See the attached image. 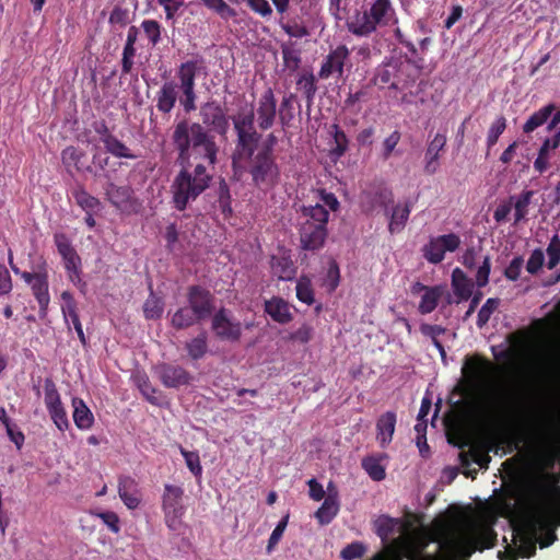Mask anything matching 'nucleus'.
<instances>
[{
    "instance_id": "41",
    "label": "nucleus",
    "mask_w": 560,
    "mask_h": 560,
    "mask_svg": "<svg viewBox=\"0 0 560 560\" xmlns=\"http://www.w3.org/2000/svg\"><path fill=\"white\" fill-rule=\"evenodd\" d=\"M330 135L332 136L335 147L331 149L332 155L341 158L348 150L349 140L347 135L340 127L334 124L330 128Z\"/></svg>"
},
{
    "instance_id": "10",
    "label": "nucleus",
    "mask_w": 560,
    "mask_h": 560,
    "mask_svg": "<svg viewBox=\"0 0 560 560\" xmlns=\"http://www.w3.org/2000/svg\"><path fill=\"white\" fill-rule=\"evenodd\" d=\"M183 494L184 490L180 487L165 485L162 508L165 523L172 530H176L180 525V518L184 514Z\"/></svg>"
},
{
    "instance_id": "30",
    "label": "nucleus",
    "mask_w": 560,
    "mask_h": 560,
    "mask_svg": "<svg viewBox=\"0 0 560 560\" xmlns=\"http://www.w3.org/2000/svg\"><path fill=\"white\" fill-rule=\"evenodd\" d=\"M73 421L78 429L89 430L94 423V416L83 399L74 397L72 399Z\"/></svg>"
},
{
    "instance_id": "62",
    "label": "nucleus",
    "mask_w": 560,
    "mask_h": 560,
    "mask_svg": "<svg viewBox=\"0 0 560 560\" xmlns=\"http://www.w3.org/2000/svg\"><path fill=\"white\" fill-rule=\"evenodd\" d=\"M545 261V255L544 252L540 248H536L530 254L527 264H526V270L530 275H536L542 267Z\"/></svg>"
},
{
    "instance_id": "28",
    "label": "nucleus",
    "mask_w": 560,
    "mask_h": 560,
    "mask_svg": "<svg viewBox=\"0 0 560 560\" xmlns=\"http://www.w3.org/2000/svg\"><path fill=\"white\" fill-rule=\"evenodd\" d=\"M265 312L277 323L287 324L292 320L290 305L281 298H272L265 303Z\"/></svg>"
},
{
    "instance_id": "47",
    "label": "nucleus",
    "mask_w": 560,
    "mask_h": 560,
    "mask_svg": "<svg viewBox=\"0 0 560 560\" xmlns=\"http://www.w3.org/2000/svg\"><path fill=\"white\" fill-rule=\"evenodd\" d=\"M362 467L366 471V474L375 481H381L386 476L385 468L375 457L364 458L362 460Z\"/></svg>"
},
{
    "instance_id": "7",
    "label": "nucleus",
    "mask_w": 560,
    "mask_h": 560,
    "mask_svg": "<svg viewBox=\"0 0 560 560\" xmlns=\"http://www.w3.org/2000/svg\"><path fill=\"white\" fill-rule=\"evenodd\" d=\"M329 212L325 206H303L300 215V241L303 249L316 250L324 245L327 236Z\"/></svg>"
},
{
    "instance_id": "48",
    "label": "nucleus",
    "mask_w": 560,
    "mask_h": 560,
    "mask_svg": "<svg viewBox=\"0 0 560 560\" xmlns=\"http://www.w3.org/2000/svg\"><path fill=\"white\" fill-rule=\"evenodd\" d=\"M202 3L210 10L214 11L222 19L229 20L236 15V11L231 8L223 0H201Z\"/></svg>"
},
{
    "instance_id": "33",
    "label": "nucleus",
    "mask_w": 560,
    "mask_h": 560,
    "mask_svg": "<svg viewBox=\"0 0 560 560\" xmlns=\"http://www.w3.org/2000/svg\"><path fill=\"white\" fill-rule=\"evenodd\" d=\"M533 196L534 191L525 190L518 196L510 197L509 201L512 202V208H514V224H517L527 215Z\"/></svg>"
},
{
    "instance_id": "16",
    "label": "nucleus",
    "mask_w": 560,
    "mask_h": 560,
    "mask_svg": "<svg viewBox=\"0 0 560 560\" xmlns=\"http://www.w3.org/2000/svg\"><path fill=\"white\" fill-rule=\"evenodd\" d=\"M350 50L345 45L337 46L324 59L318 75L320 79H328L334 73L339 77L343 74V67L349 59Z\"/></svg>"
},
{
    "instance_id": "20",
    "label": "nucleus",
    "mask_w": 560,
    "mask_h": 560,
    "mask_svg": "<svg viewBox=\"0 0 560 560\" xmlns=\"http://www.w3.org/2000/svg\"><path fill=\"white\" fill-rule=\"evenodd\" d=\"M118 494L129 510H135L141 502L138 482L130 476H120L118 479Z\"/></svg>"
},
{
    "instance_id": "44",
    "label": "nucleus",
    "mask_w": 560,
    "mask_h": 560,
    "mask_svg": "<svg viewBox=\"0 0 560 560\" xmlns=\"http://www.w3.org/2000/svg\"><path fill=\"white\" fill-rule=\"evenodd\" d=\"M294 102H295V95L293 93H290L289 95H285L282 98L280 108H279V119H280L282 126H289V124L293 119Z\"/></svg>"
},
{
    "instance_id": "61",
    "label": "nucleus",
    "mask_w": 560,
    "mask_h": 560,
    "mask_svg": "<svg viewBox=\"0 0 560 560\" xmlns=\"http://www.w3.org/2000/svg\"><path fill=\"white\" fill-rule=\"evenodd\" d=\"M248 8L264 19L272 15V8L267 0H243Z\"/></svg>"
},
{
    "instance_id": "59",
    "label": "nucleus",
    "mask_w": 560,
    "mask_h": 560,
    "mask_svg": "<svg viewBox=\"0 0 560 560\" xmlns=\"http://www.w3.org/2000/svg\"><path fill=\"white\" fill-rule=\"evenodd\" d=\"M365 546L360 541H354L347 545L340 552L343 560L360 559L365 552Z\"/></svg>"
},
{
    "instance_id": "54",
    "label": "nucleus",
    "mask_w": 560,
    "mask_h": 560,
    "mask_svg": "<svg viewBox=\"0 0 560 560\" xmlns=\"http://www.w3.org/2000/svg\"><path fill=\"white\" fill-rule=\"evenodd\" d=\"M548 255V269H553L560 261V238L557 234H555L547 247Z\"/></svg>"
},
{
    "instance_id": "35",
    "label": "nucleus",
    "mask_w": 560,
    "mask_h": 560,
    "mask_svg": "<svg viewBox=\"0 0 560 560\" xmlns=\"http://www.w3.org/2000/svg\"><path fill=\"white\" fill-rule=\"evenodd\" d=\"M201 322L198 315L187 305L178 308L172 316V326L176 329H185Z\"/></svg>"
},
{
    "instance_id": "38",
    "label": "nucleus",
    "mask_w": 560,
    "mask_h": 560,
    "mask_svg": "<svg viewBox=\"0 0 560 560\" xmlns=\"http://www.w3.org/2000/svg\"><path fill=\"white\" fill-rule=\"evenodd\" d=\"M281 54L284 68L290 72L296 71L301 65V50L293 43H284L281 45Z\"/></svg>"
},
{
    "instance_id": "13",
    "label": "nucleus",
    "mask_w": 560,
    "mask_h": 560,
    "mask_svg": "<svg viewBox=\"0 0 560 560\" xmlns=\"http://www.w3.org/2000/svg\"><path fill=\"white\" fill-rule=\"evenodd\" d=\"M187 300L188 306L201 320L208 318L214 310L213 295L199 285H192L188 289Z\"/></svg>"
},
{
    "instance_id": "17",
    "label": "nucleus",
    "mask_w": 560,
    "mask_h": 560,
    "mask_svg": "<svg viewBox=\"0 0 560 560\" xmlns=\"http://www.w3.org/2000/svg\"><path fill=\"white\" fill-rule=\"evenodd\" d=\"M256 115L260 129L272 127L277 115V101L271 89L266 90L259 97Z\"/></svg>"
},
{
    "instance_id": "6",
    "label": "nucleus",
    "mask_w": 560,
    "mask_h": 560,
    "mask_svg": "<svg viewBox=\"0 0 560 560\" xmlns=\"http://www.w3.org/2000/svg\"><path fill=\"white\" fill-rule=\"evenodd\" d=\"M211 179L212 176L202 164H197L192 171L182 170L171 184L174 208L184 211L209 187Z\"/></svg>"
},
{
    "instance_id": "8",
    "label": "nucleus",
    "mask_w": 560,
    "mask_h": 560,
    "mask_svg": "<svg viewBox=\"0 0 560 560\" xmlns=\"http://www.w3.org/2000/svg\"><path fill=\"white\" fill-rule=\"evenodd\" d=\"M9 265L15 275H19L30 287L39 307V317L45 318L50 303L48 273L43 267L36 272L21 271L14 264L12 255H9Z\"/></svg>"
},
{
    "instance_id": "24",
    "label": "nucleus",
    "mask_w": 560,
    "mask_h": 560,
    "mask_svg": "<svg viewBox=\"0 0 560 560\" xmlns=\"http://www.w3.org/2000/svg\"><path fill=\"white\" fill-rule=\"evenodd\" d=\"M467 377L477 390L487 392L491 388L492 368L488 362L475 363Z\"/></svg>"
},
{
    "instance_id": "58",
    "label": "nucleus",
    "mask_w": 560,
    "mask_h": 560,
    "mask_svg": "<svg viewBox=\"0 0 560 560\" xmlns=\"http://www.w3.org/2000/svg\"><path fill=\"white\" fill-rule=\"evenodd\" d=\"M138 387L145 399L152 405H159V398L155 396L156 389L150 384L147 376H139L137 381Z\"/></svg>"
},
{
    "instance_id": "43",
    "label": "nucleus",
    "mask_w": 560,
    "mask_h": 560,
    "mask_svg": "<svg viewBox=\"0 0 560 560\" xmlns=\"http://www.w3.org/2000/svg\"><path fill=\"white\" fill-rule=\"evenodd\" d=\"M73 198L75 202L85 211H94L100 207V200L90 195L83 188H78L73 191Z\"/></svg>"
},
{
    "instance_id": "11",
    "label": "nucleus",
    "mask_w": 560,
    "mask_h": 560,
    "mask_svg": "<svg viewBox=\"0 0 560 560\" xmlns=\"http://www.w3.org/2000/svg\"><path fill=\"white\" fill-rule=\"evenodd\" d=\"M460 245V238L455 233L431 237L422 248L423 257L431 264H439L446 252H455Z\"/></svg>"
},
{
    "instance_id": "29",
    "label": "nucleus",
    "mask_w": 560,
    "mask_h": 560,
    "mask_svg": "<svg viewBox=\"0 0 560 560\" xmlns=\"http://www.w3.org/2000/svg\"><path fill=\"white\" fill-rule=\"evenodd\" d=\"M417 287H420V289L424 291L419 303V312L421 314H429L433 312L443 294V289L438 285L427 287L420 282H417Z\"/></svg>"
},
{
    "instance_id": "57",
    "label": "nucleus",
    "mask_w": 560,
    "mask_h": 560,
    "mask_svg": "<svg viewBox=\"0 0 560 560\" xmlns=\"http://www.w3.org/2000/svg\"><path fill=\"white\" fill-rule=\"evenodd\" d=\"M180 453L184 456L185 463L190 472L196 477H200L202 474V467L200 464L199 454L197 452H189L184 448H180Z\"/></svg>"
},
{
    "instance_id": "45",
    "label": "nucleus",
    "mask_w": 560,
    "mask_h": 560,
    "mask_svg": "<svg viewBox=\"0 0 560 560\" xmlns=\"http://www.w3.org/2000/svg\"><path fill=\"white\" fill-rule=\"evenodd\" d=\"M44 401L47 410L62 405L60 395L56 384L50 378H46L44 383Z\"/></svg>"
},
{
    "instance_id": "26",
    "label": "nucleus",
    "mask_w": 560,
    "mask_h": 560,
    "mask_svg": "<svg viewBox=\"0 0 560 560\" xmlns=\"http://www.w3.org/2000/svg\"><path fill=\"white\" fill-rule=\"evenodd\" d=\"M451 284L457 303L468 300L472 294L474 283L460 268L452 271Z\"/></svg>"
},
{
    "instance_id": "64",
    "label": "nucleus",
    "mask_w": 560,
    "mask_h": 560,
    "mask_svg": "<svg viewBox=\"0 0 560 560\" xmlns=\"http://www.w3.org/2000/svg\"><path fill=\"white\" fill-rule=\"evenodd\" d=\"M491 270V259L489 256H486L482 260V264L478 267L476 273V284L479 288H483L489 282V275Z\"/></svg>"
},
{
    "instance_id": "42",
    "label": "nucleus",
    "mask_w": 560,
    "mask_h": 560,
    "mask_svg": "<svg viewBox=\"0 0 560 560\" xmlns=\"http://www.w3.org/2000/svg\"><path fill=\"white\" fill-rule=\"evenodd\" d=\"M186 349L192 360L201 359L208 350L206 334L202 332L187 342Z\"/></svg>"
},
{
    "instance_id": "60",
    "label": "nucleus",
    "mask_w": 560,
    "mask_h": 560,
    "mask_svg": "<svg viewBox=\"0 0 560 560\" xmlns=\"http://www.w3.org/2000/svg\"><path fill=\"white\" fill-rule=\"evenodd\" d=\"M280 26L290 37L302 38L310 34L307 27L295 20L281 23Z\"/></svg>"
},
{
    "instance_id": "37",
    "label": "nucleus",
    "mask_w": 560,
    "mask_h": 560,
    "mask_svg": "<svg viewBox=\"0 0 560 560\" xmlns=\"http://www.w3.org/2000/svg\"><path fill=\"white\" fill-rule=\"evenodd\" d=\"M368 10L373 14L374 20L378 25L388 24L394 15V9L389 0H375L372 7Z\"/></svg>"
},
{
    "instance_id": "53",
    "label": "nucleus",
    "mask_w": 560,
    "mask_h": 560,
    "mask_svg": "<svg viewBox=\"0 0 560 560\" xmlns=\"http://www.w3.org/2000/svg\"><path fill=\"white\" fill-rule=\"evenodd\" d=\"M376 533L383 539H387L389 535L394 533L395 527L398 525V522L388 516H382L377 518L375 522Z\"/></svg>"
},
{
    "instance_id": "50",
    "label": "nucleus",
    "mask_w": 560,
    "mask_h": 560,
    "mask_svg": "<svg viewBox=\"0 0 560 560\" xmlns=\"http://www.w3.org/2000/svg\"><path fill=\"white\" fill-rule=\"evenodd\" d=\"M506 128V119L503 116H499L491 125L487 135V147L488 149L492 148L497 142L499 137L504 132Z\"/></svg>"
},
{
    "instance_id": "14",
    "label": "nucleus",
    "mask_w": 560,
    "mask_h": 560,
    "mask_svg": "<svg viewBox=\"0 0 560 560\" xmlns=\"http://www.w3.org/2000/svg\"><path fill=\"white\" fill-rule=\"evenodd\" d=\"M154 370L161 383L167 388L188 385L192 380L190 373L179 365L162 363Z\"/></svg>"
},
{
    "instance_id": "52",
    "label": "nucleus",
    "mask_w": 560,
    "mask_h": 560,
    "mask_svg": "<svg viewBox=\"0 0 560 560\" xmlns=\"http://www.w3.org/2000/svg\"><path fill=\"white\" fill-rule=\"evenodd\" d=\"M218 203L223 214L230 215L232 213L230 188L224 180L220 182L218 188Z\"/></svg>"
},
{
    "instance_id": "9",
    "label": "nucleus",
    "mask_w": 560,
    "mask_h": 560,
    "mask_svg": "<svg viewBox=\"0 0 560 560\" xmlns=\"http://www.w3.org/2000/svg\"><path fill=\"white\" fill-rule=\"evenodd\" d=\"M201 69L202 61L195 59L183 62L176 72V77L179 81L177 86L182 93L179 104L183 106L185 113H191L197 108L195 86L196 77Z\"/></svg>"
},
{
    "instance_id": "40",
    "label": "nucleus",
    "mask_w": 560,
    "mask_h": 560,
    "mask_svg": "<svg viewBox=\"0 0 560 560\" xmlns=\"http://www.w3.org/2000/svg\"><path fill=\"white\" fill-rule=\"evenodd\" d=\"M296 85L303 92L307 101V108L310 109L317 91L315 77L313 73H304L298 79Z\"/></svg>"
},
{
    "instance_id": "46",
    "label": "nucleus",
    "mask_w": 560,
    "mask_h": 560,
    "mask_svg": "<svg viewBox=\"0 0 560 560\" xmlns=\"http://www.w3.org/2000/svg\"><path fill=\"white\" fill-rule=\"evenodd\" d=\"M500 300L497 298L488 299L478 312L477 326L482 328L490 319L491 315L498 310Z\"/></svg>"
},
{
    "instance_id": "18",
    "label": "nucleus",
    "mask_w": 560,
    "mask_h": 560,
    "mask_svg": "<svg viewBox=\"0 0 560 560\" xmlns=\"http://www.w3.org/2000/svg\"><path fill=\"white\" fill-rule=\"evenodd\" d=\"M377 26V22L368 9L355 11L347 22L348 31L358 37L370 36L376 31Z\"/></svg>"
},
{
    "instance_id": "31",
    "label": "nucleus",
    "mask_w": 560,
    "mask_h": 560,
    "mask_svg": "<svg viewBox=\"0 0 560 560\" xmlns=\"http://www.w3.org/2000/svg\"><path fill=\"white\" fill-rule=\"evenodd\" d=\"M410 212L411 205L409 201L405 205L395 206L390 212L386 211V214L389 215L388 230L392 234L399 233L405 228Z\"/></svg>"
},
{
    "instance_id": "4",
    "label": "nucleus",
    "mask_w": 560,
    "mask_h": 560,
    "mask_svg": "<svg viewBox=\"0 0 560 560\" xmlns=\"http://www.w3.org/2000/svg\"><path fill=\"white\" fill-rule=\"evenodd\" d=\"M172 143L182 164L189 163L192 156L202 158L212 165L217 162L214 137L199 122L187 119L178 121L173 129Z\"/></svg>"
},
{
    "instance_id": "5",
    "label": "nucleus",
    "mask_w": 560,
    "mask_h": 560,
    "mask_svg": "<svg viewBox=\"0 0 560 560\" xmlns=\"http://www.w3.org/2000/svg\"><path fill=\"white\" fill-rule=\"evenodd\" d=\"M422 68V59L407 58L402 60L398 57L385 58L378 65L372 78V83L378 89L388 88L398 92H404L411 88L417 81Z\"/></svg>"
},
{
    "instance_id": "34",
    "label": "nucleus",
    "mask_w": 560,
    "mask_h": 560,
    "mask_svg": "<svg viewBox=\"0 0 560 560\" xmlns=\"http://www.w3.org/2000/svg\"><path fill=\"white\" fill-rule=\"evenodd\" d=\"M104 147L106 152L118 159L135 160L138 158L132 151L116 136H106L104 139Z\"/></svg>"
},
{
    "instance_id": "22",
    "label": "nucleus",
    "mask_w": 560,
    "mask_h": 560,
    "mask_svg": "<svg viewBox=\"0 0 560 560\" xmlns=\"http://www.w3.org/2000/svg\"><path fill=\"white\" fill-rule=\"evenodd\" d=\"M446 141V136L444 133L438 132L428 144L424 154V172L427 174H435L439 170L440 152L444 150Z\"/></svg>"
},
{
    "instance_id": "49",
    "label": "nucleus",
    "mask_w": 560,
    "mask_h": 560,
    "mask_svg": "<svg viewBox=\"0 0 560 560\" xmlns=\"http://www.w3.org/2000/svg\"><path fill=\"white\" fill-rule=\"evenodd\" d=\"M141 27L150 44L156 46L161 40L162 26L160 23L155 20H144L141 23Z\"/></svg>"
},
{
    "instance_id": "21",
    "label": "nucleus",
    "mask_w": 560,
    "mask_h": 560,
    "mask_svg": "<svg viewBox=\"0 0 560 560\" xmlns=\"http://www.w3.org/2000/svg\"><path fill=\"white\" fill-rule=\"evenodd\" d=\"M178 97V86L174 81H166L156 92L154 101L156 109L162 114H170Z\"/></svg>"
},
{
    "instance_id": "56",
    "label": "nucleus",
    "mask_w": 560,
    "mask_h": 560,
    "mask_svg": "<svg viewBox=\"0 0 560 560\" xmlns=\"http://www.w3.org/2000/svg\"><path fill=\"white\" fill-rule=\"evenodd\" d=\"M48 413L55 423V425L61 431H66L69 428V420L67 416V411L63 407V405H60L58 407H54L48 410Z\"/></svg>"
},
{
    "instance_id": "32",
    "label": "nucleus",
    "mask_w": 560,
    "mask_h": 560,
    "mask_svg": "<svg viewBox=\"0 0 560 560\" xmlns=\"http://www.w3.org/2000/svg\"><path fill=\"white\" fill-rule=\"evenodd\" d=\"M270 265L272 275L279 280L289 281L295 276V267L289 257L272 256Z\"/></svg>"
},
{
    "instance_id": "3",
    "label": "nucleus",
    "mask_w": 560,
    "mask_h": 560,
    "mask_svg": "<svg viewBox=\"0 0 560 560\" xmlns=\"http://www.w3.org/2000/svg\"><path fill=\"white\" fill-rule=\"evenodd\" d=\"M494 533L476 521L448 525L439 533L438 544L446 560H468L476 550L493 546Z\"/></svg>"
},
{
    "instance_id": "15",
    "label": "nucleus",
    "mask_w": 560,
    "mask_h": 560,
    "mask_svg": "<svg viewBox=\"0 0 560 560\" xmlns=\"http://www.w3.org/2000/svg\"><path fill=\"white\" fill-rule=\"evenodd\" d=\"M200 117L203 125L224 136L229 129L228 117L222 107L215 102H207L200 107Z\"/></svg>"
},
{
    "instance_id": "63",
    "label": "nucleus",
    "mask_w": 560,
    "mask_h": 560,
    "mask_svg": "<svg viewBox=\"0 0 560 560\" xmlns=\"http://www.w3.org/2000/svg\"><path fill=\"white\" fill-rule=\"evenodd\" d=\"M349 0H329L328 11L336 21H341L348 14Z\"/></svg>"
},
{
    "instance_id": "19",
    "label": "nucleus",
    "mask_w": 560,
    "mask_h": 560,
    "mask_svg": "<svg viewBox=\"0 0 560 560\" xmlns=\"http://www.w3.org/2000/svg\"><path fill=\"white\" fill-rule=\"evenodd\" d=\"M328 494L320 508L315 512V517L320 525H328L337 516L340 503L338 492L332 482L328 483Z\"/></svg>"
},
{
    "instance_id": "25",
    "label": "nucleus",
    "mask_w": 560,
    "mask_h": 560,
    "mask_svg": "<svg viewBox=\"0 0 560 560\" xmlns=\"http://www.w3.org/2000/svg\"><path fill=\"white\" fill-rule=\"evenodd\" d=\"M425 546V538L417 534H410L407 537L400 536L397 539V547L399 548L400 555L410 560H416Z\"/></svg>"
},
{
    "instance_id": "39",
    "label": "nucleus",
    "mask_w": 560,
    "mask_h": 560,
    "mask_svg": "<svg viewBox=\"0 0 560 560\" xmlns=\"http://www.w3.org/2000/svg\"><path fill=\"white\" fill-rule=\"evenodd\" d=\"M164 311V302L161 298L156 296L152 289L150 295L143 304V314L147 319H159Z\"/></svg>"
},
{
    "instance_id": "1",
    "label": "nucleus",
    "mask_w": 560,
    "mask_h": 560,
    "mask_svg": "<svg viewBox=\"0 0 560 560\" xmlns=\"http://www.w3.org/2000/svg\"><path fill=\"white\" fill-rule=\"evenodd\" d=\"M559 478L541 472L534 476L526 487L529 510L513 528V540L520 556L529 558L536 552V544L548 547L557 539L556 528L560 526V512L550 503L556 495Z\"/></svg>"
},
{
    "instance_id": "27",
    "label": "nucleus",
    "mask_w": 560,
    "mask_h": 560,
    "mask_svg": "<svg viewBox=\"0 0 560 560\" xmlns=\"http://www.w3.org/2000/svg\"><path fill=\"white\" fill-rule=\"evenodd\" d=\"M396 425V413L394 411H387L383 413L376 422V440L380 442L382 447L387 446L395 432Z\"/></svg>"
},
{
    "instance_id": "51",
    "label": "nucleus",
    "mask_w": 560,
    "mask_h": 560,
    "mask_svg": "<svg viewBox=\"0 0 560 560\" xmlns=\"http://www.w3.org/2000/svg\"><path fill=\"white\" fill-rule=\"evenodd\" d=\"M296 298L307 304L311 305L314 303V291L312 289V283L306 278H301L296 283Z\"/></svg>"
},
{
    "instance_id": "23",
    "label": "nucleus",
    "mask_w": 560,
    "mask_h": 560,
    "mask_svg": "<svg viewBox=\"0 0 560 560\" xmlns=\"http://www.w3.org/2000/svg\"><path fill=\"white\" fill-rule=\"evenodd\" d=\"M105 195L115 208L124 211L131 205L133 190L129 185L118 186L115 183H108L105 186Z\"/></svg>"
},
{
    "instance_id": "12",
    "label": "nucleus",
    "mask_w": 560,
    "mask_h": 560,
    "mask_svg": "<svg viewBox=\"0 0 560 560\" xmlns=\"http://www.w3.org/2000/svg\"><path fill=\"white\" fill-rule=\"evenodd\" d=\"M211 327L222 340L237 341L242 336V324L226 308H220L212 317Z\"/></svg>"
},
{
    "instance_id": "2",
    "label": "nucleus",
    "mask_w": 560,
    "mask_h": 560,
    "mask_svg": "<svg viewBox=\"0 0 560 560\" xmlns=\"http://www.w3.org/2000/svg\"><path fill=\"white\" fill-rule=\"evenodd\" d=\"M254 118L253 110L238 113L233 117L237 139L232 154V165L235 173H241L248 164L253 183L258 187H270L278 182L280 170L273 153L258 151L254 154L261 138L255 129Z\"/></svg>"
},
{
    "instance_id": "55",
    "label": "nucleus",
    "mask_w": 560,
    "mask_h": 560,
    "mask_svg": "<svg viewBox=\"0 0 560 560\" xmlns=\"http://www.w3.org/2000/svg\"><path fill=\"white\" fill-rule=\"evenodd\" d=\"M551 149L548 144V142H544L538 151V155L536 160L534 161V168L542 174L546 172L549 167V160H550V153Z\"/></svg>"
},
{
    "instance_id": "36",
    "label": "nucleus",
    "mask_w": 560,
    "mask_h": 560,
    "mask_svg": "<svg viewBox=\"0 0 560 560\" xmlns=\"http://www.w3.org/2000/svg\"><path fill=\"white\" fill-rule=\"evenodd\" d=\"M555 112V105L548 104L537 112H535L530 117L527 119V121L523 126V131L525 133H530L534 130H536L538 127L542 126L547 122V120L551 117L552 113Z\"/></svg>"
}]
</instances>
